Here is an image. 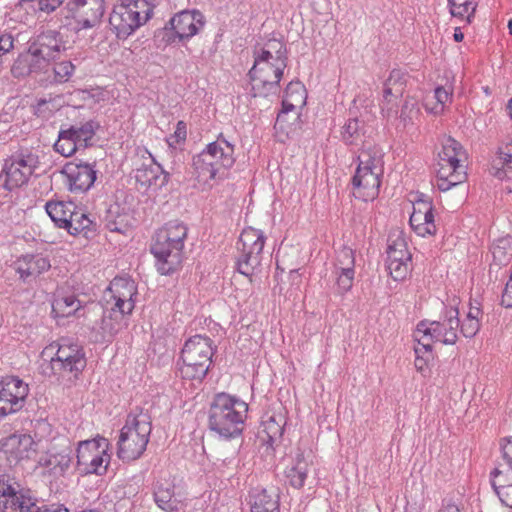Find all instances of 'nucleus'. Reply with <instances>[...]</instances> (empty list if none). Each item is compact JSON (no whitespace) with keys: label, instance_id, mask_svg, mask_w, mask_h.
I'll return each instance as SVG.
<instances>
[{"label":"nucleus","instance_id":"obj_13","mask_svg":"<svg viewBox=\"0 0 512 512\" xmlns=\"http://www.w3.org/2000/svg\"><path fill=\"white\" fill-rule=\"evenodd\" d=\"M0 512H70L62 504L39 506L17 489L0 479Z\"/></svg>","mask_w":512,"mask_h":512},{"label":"nucleus","instance_id":"obj_18","mask_svg":"<svg viewBox=\"0 0 512 512\" xmlns=\"http://www.w3.org/2000/svg\"><path fill=\"white\" fill-rule=\"evenodd\" d=\"M409 223L413 231L419 236L425 237L436 233L433 206L429 197L420 194L413 200V212Z\"/></svg>","mask_w":512,"mask_h":512},{"label":"nucleus","instance_id":"obj_49","mask_svg":"<svg viewBox=\"0 0 512 512\" xmlns=\"http://www.w3.org/2000/svg\"><path fill=\"white\" fill-rule=\"evenodd\" d=\"M112 217L113 212L110 211L106 226L111 232L126 234L130 230L132 223L128 214H118L115 218Z\"/></svg>","mask_w":512,"mask_h":512},{"label":"nucleus","instance_id":"obj_32","mask_svg":"<svg viewBox=\"0 0 512 512\" xmlns=\"http://www.w3.org/2000/svg\"><path fill=\"white\" fill-rule=\"evenodd\" d=\"M464 157L465 152L459 142L453 138L444 141L439 153L440 163L450 164V166L460 165Z\"/></svg>","mask_w":512,"mask_h":512},{"label":"nucleus","instance_id":"obj_29","mask_svg":"<svg viewBox=\"0 0 512 512\" xmlns=\"http://www.w3.org/2000/svg\"><path fill=\"white\" fill-rule=\"evenodd\" d=\"M492 170L493 175L499 179L512 177V140L499 148Z\"/></svg>","mask_w":512,"mask_h":512},{"label":"nucleus","instance_id":"obj_24","mask_svg":"<svg viewBox=\"0 0 512 512\" xmlns=\"http://www.w3.org/2000/svg\"><path fill=\"white\" fill-rule=\"evenodd\" d=\"M168 179L169 173L164 171L151 154L135 170V180L143 187L161 188L167 184Z\"/></svg>","mask_w":512,"mask_h":512},{"label":"nucleus","instance_id":"obj_40","mask_svg":"<svg viewBox=\"0 0 512 512\" xmlns=\"http://www.w3.org/2000/svg\"><path fill=\"white\" fill-rule=\"evenodd\" d=\"M502 460L490 475H503L512 477V436L502 439L500 442Z\"/></svg>","mask_w":512,"mask_h":512},{"label":"nucleus","instance_id":"obj_61","mask_svg":"<svg viewBox=\"0 0 512 512\" xmlns=\"http://www.w3.org/2000/svg\"><path fill=\"white\" fill-rule=\"evenodd\" d=\"M52 432L51 425L45 420H37L34 424V439L38 442V445L42 442V440L50 435Z\"/></svg>","mask_w":512,"mask_h":512},{"label":"nucleus","instance_id":"obj_25","mask_svg":"<svg viewBox=\"0 0 512 512\" xmlns=\"http://www.w3.org/2000/svg\"><path fill=\"white\" fill-rule=\"evenodd\" d=\"M153 498L156 505L166 512L178 511L181 507V500L175 493V484L168 478L158 479L153 484Z\"/></svg>","mask_w":512,"mask_h":512},{"label":"nucleus","instance_id":"obj_16","mask_svg":"<svg viewBox=\"0 0 512 512\" xmlns=\"http://www.w3.org/2000/svg\"><path fill=\"white\" fill-rule=\"evenodd\" d=\"M160 233L156 232L151 252L156 258L157 270L162 275H170L180 267L183 259V248L176 247L172 241L160 243Z\"/></svg>","mask_w":512,"mask_h":512},{"label":"nucleus","instance_id":"obj_60","mask_svg":"<svg viewBox=\"0 0 512 512\" xmlns=\"http://www.w3.org/2000/svg\"><path fill=\"white\" fill-rule=\"evenodd\" d=\"M12 73L16 77L25 76L31 74V69L28 63L27 55H20L17 60L14 62L12 69Z\"/></svg>","mask_w":512,"mask_h":512},{"label":"nucleus","instance_id":"obj_52","mask_svg":"<svg viewBox=\"0 0 512 512\" xmlns=\"http://www.w3.org/2000/svg\"><path fill=\"white\" fill-rule=\"evenodd\" d=\"M155 41L157 42L158 47H165L169 44L180 42L176 30L172 29V26L169 25V22L165 25V27L155 32Z\"/></svg>","mask_w":512,"mask_h":512},{"label":"nucleus","instance_id":"obj_14","mask_svg":"<svg viewBox=\"0 0 512 512\" xmlns=\"http://www.w3.org/2000/svg\"><path fill=\"white\" fill-rule=\"evenodd\" d=\"M66 18H71L74 30H88L98 27L106 11L105 0H69L65 6Z\"/></svg>","mask_w":512,"mask_h":512},{"label":"nucleus","instance_id":"obj_58","mask_svg":"<svg viewBox=\"0 0 512 512\" xmlns=\"http://www.w3.org/2000/svg\"><path fill=\"white\" fill-rule=\"evenodd\" d=\"M480 320H468L464 318L460 320V332L466 338H473L480 330Z\"/></svg>","mask_w":512,"mask_h":512},{"label":"nucleus","instance_id":"obj_20","mask_svg":"<svg viewBox=\"0 0 512 512\" xmlns=\"http://www.w3.org/2000/svg\"><path fill=\"white\" fill-rule=\"evenodd\" d=\"M382 174L371 168H357L352 178L354 196L363 201L375 199L379 194Z\"/></svg>","mask_w":512,"mask_h":512},{"label":"nucleus","instance_id":"obj_48","mask_svg":"<svg viewBox=\"0 0 512 512\" xmlns=\"http://www.w3.org/2000/svg\"><path fill=\"white\" fill-rule=\"evenodd\" d=\"M420 109L416 100L407 97L400 110L399 119L403 123L404 127L413 124V120L418 116Z\"/></svg>","mask_w":512,"mask_h":512},{"label":"nucleus","instance_id":"obj_62","mask_svg":"<svg viewBox=\"0 0 512 512\" xmlns=\"http://www.w3.org/2000/svg\"><path fill=\"white\" fill-rule=\"evenodd\" d=\"M482 317H483V311H482L480 303H478L477 301H475L474 303L470 302L465 318L468 320H480L481 321Z\"/></svg>","mask_w":512,"mask_h":512},{"label":"nucleus","instance_id":"obj_41","mask_svg":"<svg viewBox=\"0 0 512 512\" xmlns=\"http://www.w3.org/2000/svg\"><path fill=\"white\" fill-rule=\"evenodd\" d=\"M358 167L357 168H371L372 171L383 172V154L377 149H367L361 152L358 156Z\"/></svg>","mask_w":512,"mask_h":512},{"label":"nucleus","instance_id":"obj_5","mask_svg":"<svg viewBox=\"0 0 512 512\" xmlns=\"http://www.w3.org/2000/svg\"><path fill=\"white\" fill-rule=\"evenodd\" d=\"M151 422L147 413L129 414L118 439L117 455L124 462L139 459L146 450L151 434Z\"/></svg>","mask_w":512,"mask_h":512},{"label":"nucleus","instance_id":"obj_31","mask_svg":"<svg viewBox=\"0 0 512 512\" xmlns=\"http://www.w3.org/2000/svg\"><path fill=\"white\" fill-rule=\"evenodd\" d=\"M45 209L52 221L59 228H64L71 217L72 211H75V204L73 202L49 201L46 203Z\"/></svg>","mask_w":512,"mask_h":512},{"label":"nucleus","instance_id":"obj_12","mask_svg":"<svg viewBox=\"0 0 512 512\" xmlns=\"http://www.w3.org/2000/svg\"><path fill=\"white\" fill-rule=\"evenodd\" d=\"M460 326L459 311L451 307L446 310L445 316L441 321H421L415 330L416 333L426 336L430 344L441 342L446 345H453L458 339V329Z\"/></svg>","mask_w":512,"mask_h":512},{"label":"nucleus","instance_id":"obj_7","mask_svg":"<svg viewBox=\"0 0 512 512\" xmlns=\"http://www.w3.org/2000/svg\"><path fill=\"white\" fill-rule=\"evenodd\" d=\"M213 354L212 340L209 337L195 335L189 338L181 351V376L184 379L201 381L209 370Z\"/></svg>","mask_w":512,"mask_h":512},{"label":"nucleus","instance_id":"obj_64","mask_svg":"<svg viewBox=\"0 0 512 512\" xmlns=\"http://www.w3.org/2000/svg\"><path fill=\"white\" fill-rule=\"evenodd\" d=\"M501 304L506 308H512V280H508L503 290Z\"/></svg>","mask_w":512,"mask_h":512},{"label":"nucleus","instance_id":"obj_50","mask_svg":"<svg viewBox=\"0 0 512 512\" xmlns=\"http://www.w3.org/2000/svg\"><path fill=\"white\" fill-rule=\"evenodd\" d=\"M33 112L37 117L49 119L58 109L54 99L40 98L32 105Z\"/></svg>","mask_w":512,"mask_h":512},{"label":"nucleus","instance_id":"obj_57","mask_svg":"<svg viewBox=\"0 0 512 512\" xmlns=\"http://www.w3.org/2000/svg\"><path fill=\"white\" fill-rule=\"evenodd\" d=\"M408 250L407 243L402 231L391 232L388 237L387 251Z\"/></svg>","mask_w":512,"mask_h":512},{"label":"nucleus","instance_id":"obj_22","mask_svg":"<svg viewBox=\"0 0 512 512\" xmlns=\"http://www.w3.org/2000/svg\"><path fill=\"white\" fill-rule=\"evenodd\" d=\"M65 49L66 45L62 34L55 30L42 32L29 46L30 52L36 55H44L53 61Z\"/></svg>","mask_w":512,"mask_h":512},{"label":"nucleus","instance_id":"obj_27","mask_svg":"<svg viewBox=\"0 0 512 512\" xmlns=\"http://www.w3.org/2000/svg\"><path fill=\"white\" fill-rule=\"evenodd\" d=\"M16 265V270L22 279L37 277L51 267L48 258L41 254L24 255L17 260Z\"/></svg>","mask_w":512,"mask_h":512},{"label":"nucleus","instance_id":"obj_33","mask_svg":"<svg viewBox=\"0 0 512 512\" xmlns=\"http://www.w3.org/2000/svg\"><path fill=\"white\" fill-rule=\"evenodd\" d=\"M450 14L470 24L478 6L477 0H448Z\"/></svg>","mask_w":512,"mask_h":512},{"label":"nucleus","instance_id":"obj_28","mask_svg":"<svg viewBox=\"0 0 512 512\" xmlns=\"http://www.w3.org/2000/svg\"><path fill=\"white\" fill-rule=\"evenodd\" d=\"M80 308L81 301L74 294H61L58 292L52 302V314L56 318L75 315Z\"/></svg>","mask_w":512,"mask_h":512},{"label":"nucleus","instance_id":"obj_54","mask_svg":"<svg viewBox=\"0 0 512 512\" xmlns=\"http://www.w3.org/2000/svg\"><path fill=\"white\" fill-rule=\"evenodd\" d=\"M335 275L338 293L348 292L353 286L355 270L338 271Z\"/></svg>","mask_w":512,"mask_h":512},{"label":"nucleus","instance_id":"obj_17","mask_svg":"<svg viewBox=\"0 0 512 512\" xmlns=\"http://www.w3.org/2000/svg\"><path fill=\"white\" fill-rule=\"evenodd\" d=\"M37 449L38 442L29 434L14 433L1 440V452L6 456L10 466L30 459Z\"/></svg>","mask_w":512,"mask_h":512},{"label":"nucleus","instance_id":"obj_6","mask_svg":"<svg viewBox=\"0 0 512 512\" xmlns=\"http://www.w3.org/2000/svg\"><path fill=\"white\" fill-rule=\"evenodd\" d=\"M156 6L157 0H122L110 14L111 29L117 38H127L151 18Z\"/></svg>","mask_w":512,"mask_h":512},{"label":"nucleus","instance_id":"obj_51","mask_svg":"<svg viewBox=\"0 0 512 512\" xmlns=\"http://www.w3.org/2000/svg\"><path fill=\"white\" fill-rule=\"evenodd\" d=\"M26 55L32 73H47L50 70L53 61L50 58H46L44 55H36L29 50Z\"/></svg>","mask_w":512,"mask_h":512},{"label":"nucleus","instance_id":"obj_3","mask_svg":"<svg viewBox=\"0 0 512 512\" xmlns=\"http://www.w3.org/2000/svg\"><path fill=\"white\" fill-rule=\"evenodd\" d=\"M235 160L234 145L220 134L193 157V175L199 183L211 186V181L225 177Z\"/></svg>","mask_w":512,"mask_h":512},{"label":"nucleus","instance_id":"obj_53","mask_svg":"<svg viewBox=\"0 0 512 512\" xmlns=\"http://www.w3.org/2000/svg\"><path fill=\"white\" fill-rule=\"evenodd\" d=\"M401 97H396L394 95H387L383 92V98L380 102V108L382 114L390 119L397 118L398 116V100Z\"/></svg>","mask_w":512,"mask_h":512},{"label":"nucleus","instance_id":"obj_46","mask_svg":"<svg viewBox=\"0 0 512 512\" xmlns=\"http://www.w3.org/2000/svg\"><path fill=\"white\" fill-rule=\"evenodd\" d=\"M354 251L349 247H342L338 252L334 264V273L338 271L354 270Z\"/></svg>","mask_w":512,"mask_h":512},{"label":"nucleus","instance_id":"obj_42","mask_svg":"<svg viewBox=\"0 0 512 512\" xmlns=\"http://www.w3.org/2000/svg\"><path fill=\"white\" fill-rule=\"evenodd\" d=\"M79 148L80 147L76 143V140L74 139L72 132H70L68 128L61 129L59 131L58 139L54 144V149L56 152L60 153L62 156L70 157Z\"/></svg>","mask_w":512,"mask_h":512},{"label":"nucleus","instance_id":"obj_44","mask_svg":"<svg viewBox=\"0 0 512 512\" xmlns=\"http://www.w3.org/2000/svg\"><path fill=\"white\" fill-rule=\"evenodd\" d=\"M263 431L266 433L270 444H274L279 441L284 432V420L281 416L278 420L275 416H270L266 421L263 422Z\"/></svg>","mask_w":512,"mask_h":512},{"label":"nucleus","instance_id":"obj_56","mask_svg":"<svg viewBox=\"0 0 512 512\" xmlns=\"http://www.w3.org/2000/svg\"><path fill=\"white\" fill-rule=\"evenodd\" d=\"M55 80L58 82H66L72 76L75 66L71 61H63L53 66Z\"/></svg>","mask_w":512,"mask_h":512},{"label":"nucleus","instance_id":"obj_30","mask_svg":"<svg viewBox=\"0 0 512 512\" xmlns=\"http://www.w3.org/2000/svg\"><path fill=\"white\" fill-rule=\"evenodd\" d=\"M157 232L160 233V240H162L160 243H165L166 241L170 240L176 247H184L188 228L182 222L170 221Z\"/></svg>","mask_w":512,"mask_h":512},{"label":"nucleus","instance_id":"obj_43","mask_svg":"<svg viewBox=\"0 0 512 512\" xmlns=\"http://www.w3.org/2000/svg\"><path fill=\"white\" fill-rule=\"evenodd\" d=\"M342 139L348 145L357 144L363 135V126L358 118L348 119L342 128Z\"/></svg>","mask_w":512,"mask_h":512},{"label":"nucleus","instance_id":"obj_63","mask_svg":"<svg viewBox=\"0 0 512 512\" xmlns=\"http://www.w3.org/2000/svg\"><path fill=\"white\" fill-rule=\"evenodd\" d=\"M387 260L410 263L411 254L408 250L387 251Z\"/></svg>","mask_w":512,"mask_h":512},{"label":"nucleus","instance_id":"obj_2","mask_svg":"<svg viewBox=\"0 0 512 512\" xmlns=\"http://www.w3.org/2000/svg\"><path fill=\"white\" fill-rule=\"evenodd\" d=\"M137 285L129 277H115L104 291L103 312L99 323L102 337L114 336L128 326L127 316L135 308Z\"/></svg>","mask_w":512,"mask_h":512},{"label":"nucleus","instance_id":"obj_21","mask_svg":"<svg viewBox=\"0 0 512 512\" xmlns=\"http://www.w3.org/2000/svg\"><path fill=\"white\" fill-rule=\"evenodd\" d=\"M62 173L67 178L71 192H86L96 180V170L88 163H68Z\"/></svg>","mask_w":512,"mask_h":512},{"label":"nucleus","instance_id":"obj_38","mask_svg":"<svg viewBox=\"0 0 512 512\" xmlns=\"http://www.w3.org/2000/svg\"><path fill=\"white\" fill-rule=\"evenodd\" d=\"M251 512H279L277 496L268 494L266 490L255 494L251 504Z\"/></svg>","mask_w":512,"mask_h":512},{"label":"nucleus","instance_id":"obj_39","mask_svg":"<svg viewBox=\"0 0 512 512\" xmlns=\"http://www.w3.org/2000/svg\"><path fill=\"white\" fill-rule=\"evenodd\" d=\"M98 127L99 125L97 122L89 120L80 126H70L68 129L72 132L79 147L85 148L88 146V142L94 137Z\"/></svg>","mask_w":512,"mask_h":512},{"label":"nucleus","instance_id":"obj_15","mask_svg":"<svg viewBox=\"0 0 512 512\" xmlns=\"http://www.w3.org/2000/svg\"><path fill=\"white\" fill-rule=\"evenodd\" d=\"M29 394V386L17 376L0 380V420L23 409Z\"/></svg>","mask_w":512,"mask_h":512},{"label":"nucleus","instance_id":"obj_11","mask_svg":"<svg viewBox=\"0 0 512 512\" xmlns=\"http://www.w3.org/2000/svg\"><path fill=\"white\" fill-rule=\"evenodd\" d=\"M109 441L101 436L81 441L77 448V463L88 474L103 475L110 463Z\"/></svg>","mask_w":512,"mask_h":512},{"label":"nucleus","instance_id":"obj_45","mask_svg":"<svg viewBox=\"0 0 512 512\" xmlns=\"http://www.w3.org/2000/svg\"><path fill=\"white\" fill-rule=\"evenodd\" d=\"M283 100L303 106L306 102V89L304 85L299 81H291L284 91Z\"/></svg>","mask_w":512,"mask_h":512},{"label":"nucleus","instance_id":"obj_4","mask_svg":"<svg viewBox=\"0 0 512 512\" xmlns=\"http://www.w3.org/2000/svg\"><path fill=\"white\" fill-rule=\"evenodd\" d=\"M248 404L227 393L215 395L209 409V428L224 438L242 433Z\"/></svg>","mask_w":512,"mask_h":512},{"label":"nucleus","instance_id":"obj_35","mask_svg":"<svg viewBox=\"0 0 512 512\" xmlns=\"http://www.w3.org/2000/svg\"><path fill=\"white\" fill-rule=\"evenodd\" d=\"M491 252L496 265H507L512 258V237L507 235L495 240Z\"/></svg>","mask_w":512,"mask_h":512},{"label":"nucleus","instance_id":"obj_37","mask_svg":"<svg viewBox=\"0 0 512 512\" xmlns=\"http://www.w3.org/2000/svg\"><path fill=\"white\" fill-rule=\"evenodd\" d=\"M492 486L500 501L507 507L512 508V477L491 475Z\"/></svg>","mask_w":512,"mask_h":512},{"label":"nucleus","instance_id":"obj_9","mask_svg":"<svg viewBox=\"0 0 512 512\" xmlns=\"http://www.w3.org/2000/svg\"><path fill=\"white\" fill-rule=\"evenodd\" d=\"M265 236L261 230L248 227L244 229L237 242V270L251 276L262 261Z\"/></svg>","mask_w":512,"mask_h":512},{"label":"nucleus","instance_id":"obj_19","mask_svg":"<svg viewBox=\"0 0 512 512\" xmlns=\"http://www.w3.org/2000/svg\"><path fill=\"white\" fill-rule=\"evenodd\" d=\"M60 440L63 442L60 450L51 446L38 460V465L54 477L62 476L69 468L72 460V449L68 444V439L62 438Z\"/></svg>","mask_w":512,"mask_h":512},{"label":"nucleus","instance_id":"obj_10","mask_svg":"<svg viewBox=\"0 0 512 512\" xmlns=\"http://www.w3.org/2000/svg\"><path fill=\"white\" fill-rule=\"evenodd\" d=\"M51 370L59 378L72 380L86 367V358L83 348L67 340L58 344L55 356L50 361Z\"/></svg>","mask_w":512,"mask_h":512},{"label":"nucleus","instance_id":"obj_47","mask_svg":"<svg viewBox=\"0 0 512 512\" xmlns=\"http://www.w3.org/2000/svg\"><path fill=\"white\" fill-rule=\"evenodd\" d=\"M465 179V166L463 164L452 166L449 178L447 180H444L443 182H439L438 189L442 192H446L450 190L452 187H455L463 183Z\"/></svg>","mask_w":512,"mask_h":512},{"label":"nucleus","instance_id":"obj_59","mask_svg":"<svg viewBox=\"0 0 512 512\" xmlns=\"http://www.w3.org/2000/svg\"><path fill=\"white\" fill-rule=\"evenodd\" d=\"M84 211L77 208L75 205V211H72L71 217L68 219L67 225L64 227L71 235H79V227L81 219L83 218Z\"/></svg>","mask_w":512,"mask_h":512},{"label":"nucleus","instance_id":"obj_26","mask_svg":"<svg viewBox=\"0 0 512 512\" xmlns=\"http://www.w3.org/2000/svg\"><path fill=\"white\" fill-rule=\"evenodd\" d=\"M309 457V454L306 455L304 451L298 448L290 465L285 470L288 483L296 489L302 488L305 484L311 464Z\"/></svg>","mask_w":512,"mask_h":512},{"label":"nucleus","instance_id":"obj_36","mask_svg":"<svg viewBox=\"0 0 512 512\" xmlns=\"http://www.w3.org/2000/svg\"><path fill=\"white\" fill-rule=\"evenodd\" d=\"M407 73L400 69H393L384 82V93L402 97L407 84Z\"/></svg>","mask_w":512,"mask_h":512},{"label":"nucleus","instance_id":"obj_55","mask_svg":"<svg viewBox=\"0 0 512 512\" xmlns=\"http://www.w3.org/2000/svg\"><path fill=\"white\" fill-rule=\"evenodd\" d=\"M387 269L394 280H403L410 270V263L387 260Z\"/></svg>","mask_w":512,"mask_h":512},{"label":"nucleus","instance_id":"obj_8","mask_svg":"<svg viewBox=\"0 0 512 512\" xmlns=\"http://www.w3.org/2000/svg\"><path fill=\"white\" fill-rule=\"evenodd\" d=\"M39 164L36 152L28 148L15 151L4 161L0 185L8 191L22 187L28 183Z\"/></svg>","mask_w":512,"mask_h":512},{"label":"nucleus","instance_id":"obj_1","mask_svg":"<svg viewBox=\"0 0 512 512\" xmlns=\"http://www.w3.org/2000/svg\"><path fill=\"white\" fill-rule=\"evenodd\" d=\"M254 64L249 70L253 97L276 96L280 80L287 66L285 44L277 39L268 40L263 47L255 49Z\"/></svg>","mask_w":512,"mask_h":512},{"label":"nucleus","instance_id":"obj_34","mask_svg":"<svg viewBox=\"0 0 512 512\" xmlns=\"http://www.w3.org/2000/svg\"><path fill=\"white\" fill-rule=\"evenodd\" d=\"M414 339L417 341V346H415V367L418 371H424L428 365L430 359H432V344L429 343L428 338L426 336H422L414 332Z\"/></svg>","mask_w":512,"mask_h":512},{"label":"nucleus","instance_id":"obj_23","mask_svg":"<svg viewBox=\"0 0 512 512\" xmlns=\"http://www.w3.org/2000/svg\"><path fill=\"white\" fill-rule=\"evenodd\" d=\"M169 25L176 30L179 41L188 40L203 27V15L196 10H183L169 20Z\"/></svg>","mask_w":512,"mask_h":512}]
</instances>
